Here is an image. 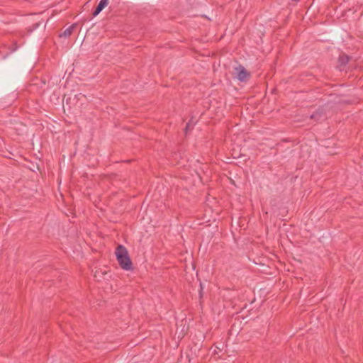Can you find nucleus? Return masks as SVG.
<instances>
[{
	"instance_id": "obj_1",
	"label": "nucleus",
	"mask_w": 363,
	"mask_h": 363,
	"mask_svg": "<svg viewBox=\"0 0 363 363\" xmlns=\"http://www.w3.org/2000/svg\"><path fill=\"white\" fill-rule=\"evenodd\" d=\"M116 259L120 267L125 270L133 269V263L128 255L127 249L122 245H119L116 250Z\"/></svg>"
},
{
	"instance_id": "obj_2",
	"label": "nucleus",
	"mask_w": 363,
	"mask_h": 363,
	"mask_svg": "<svg viewBox=\"0 0 363 363\" xmlns=\"http://www.w3.org/2000/svg\"><path fill=\"white\" fill-rule=\"evenodd\" d=\"M237 78L240 82H245L250 77V73L241 65L235 68Z\"/></svg>"
},
{
	"instance_id": "obj_3",
	"label": "nucleus",
	"mask_w": 363,
	"mask_h": 363,
	"mask_svg": "<svg viewBox=\"0 0 363 363\" xmlns=\"http://www.w3.org/2000/svg\"><path fill=\"white\" fill-rule=\"evenodd\" d=\"M108 0H101L94 9L92 16H96L108 4Z\"/></svg>"
},
{
	"instance_id": "obj_4",
	"label": "nucleus",
	"mask_w": 363,
	"mask_h": 363,
	"mask_svg": "<svg viewBox=\"0 0 363 363\" xmlns=\"http://www.w3.org/2000/svg\"><path fill=\"white\" fill-rule=\"evenodd\" d=\"M76 26H77V23H73L69 27L66 28L64 30V32L60 35V37H65V38L69 37L72 35V33H73V31H74V28H76Z\"/></svg>"
},
{
	"instance_id": "obj_5",
	"label": "nucleus",
	"mask_w": 363,
	"mask_h": 363,
	"mask_svg": "<svg viewBox=\"0 0 363 363\" xmlns=\"http://www.w3.org/2000/svg\"><path fill=\"white\" fill-rule=\"evenodd\" d=\"M338 61L341 65H345L349 62V57L345 55H340Z\"/></svg>"
},
{
	"instance_id": "obj_6",
	"label": "nucleus",
	"mask_w": 363,
	"mask_h": 363,
	"mask_svg": "<svg viewBox=\"0 0 363 363\" xmlns=\"http://www.w3.org/2000/svg\"><path fill=\"white\" fill-rule=\"evenodd\" d=\"M203 284H202V283L200 282V289L199 291L200 298H201L203 296Z\"/></svg>"
},
{
	"instance_id": "obj_7",
	"label": "nucleus",
	"mask_w": 363,
	"mask_h": 363,
	"mask_svg": "<svg viewBox=\"0 0 363 363\" xmlns=\"http://www.w3.org/2000/svg\"><path fill=\"white\" fill-rule=\"evenodd\" d=\"M191 128H192V127L191 128V125H190V123H186V125L185 129H184V130H185L186 133H187V131H188L189 130H190V129H191Z\"/></svg>"
},
{
	"instance_id": "obj_8",
	"label": "nucleus",
	"mask_w": 363,
	"mask_h": 363,
	"mask_svg": "<svg viewBox=\"0 0 363 363\" xmlns=\"http://www.w3.org/2000/svg\"><path fill=\"white\" fill-rule=\"evenodd\" d=\"M38 26V23H35V24H33V28H30L28 30L29 32H32L34 29H35Z\"/></svg>"
},
{
	"instance_id": "obj_9",
	"label": "nucleus",
	"mask_w": 363,
	"mask_h": 363,
	"mask_svg": "<svg viewBox=\"0 0 363 363\" xmlns=\"http://www.w3.org/2000/svg\"><path fill=\"white\" fill-rule=\"evenodd\" d=\"M293 1H295V2H297L299 0H292Z\"/></svg>"
}]
</instances>
